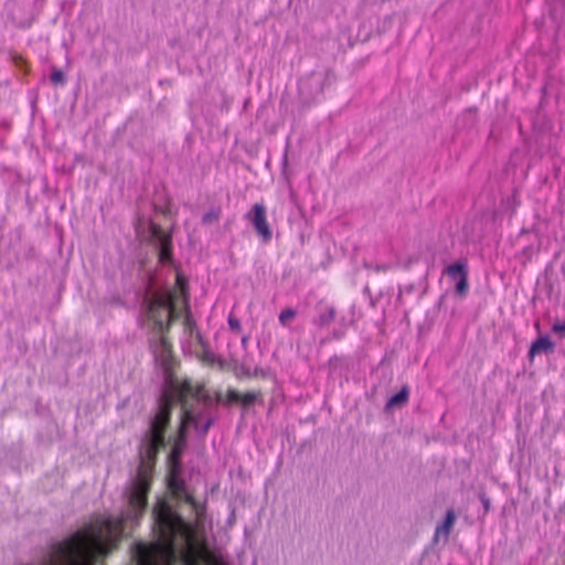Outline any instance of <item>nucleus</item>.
Returning a JSON list of instances; mask_svg holds the SVG:
<instances>
[{
	"instance_id": "11",
	"label": "nucleus",
	"mask_w": 565,
	"mask_h": 565,
	"mask_svg": "<svg viewBox=\"0 0 565 565\" xmlns=\"http://www.w3.org/2000/svg\"><path fill=\"white\" fill-rule=\"evenodd\" d=\"M553 347L554 344L548 337H540L534 342H532L529 350V356L533 359L535 354L550 351L553 349Z\"/></svg>"
},
{
	"instance_id": "7",
	"label": "nucleus",
	"mask_w": 565,
	"mask_h": 565,
	"mask_svg": "<svg viewBox=\"0 0 565 565\" xmlns=\"http://www.w3.org/2000/svg\"><path fill=\"white\" fill-rule=\"evenodd\" d=\"M215 399L217 403H222L224 405H232L237 403L246 408L253 405L255 402L262 401L263 394L260 391H249L246 393H239L234 388H228L225 396H223V394L220 392L216 393Z\"/></svg>"
},
{
	"instance_id": "3",
	"label": "nucleus",
	"mask_w": 565,
	"mask_h": 565,
	"mask_svg": "<svg viewBox=\"0 0 565 565\" xmlns=\"http://www.w3.org/2000/svg\"><path fill=\"white\" fill-rule=\"evenodd\" d=\"M171 396V394H162L158 412L151 422L149 437L140 451L141 463L139 467L143 465L150 469V475L159 450L166 446L164 434L170 424L172 412Z\"/></svg>"
},
{
	"instance_id": "5",
	"label": "nucleus",
	"mask_w": 565,
	"mask_h": 565,
	"mask_svg": "<svg viewBox=\"0 0 565 565\" xmlns=\"http://www.w3.org/2000/svg\"><path fill=\"white\" fill-rule=\"evenodd\" d=\"M151 481L152 475H150V469L146 468L143 465L139 467L128 498L129 512L127 518L135 520L141 518L148 505V493L151 488Z\"/></svg>"
},
{
	"instance_id": "2",
	"label": "nucleus",
	"mask_w": 565,
	"mask_h": 565,
	"mask_svg": "<svg viewBox=\"0 0 565 565\" xmlns=\"http://www.w3.org/2000/svg\"><path fill=\"white\" fill-rule=\"evenodd\" d=\"M163 394H171L172 407L179 403L181 405L182 416L178 434L169 455L170 461L177 465L186 443V428L189 425H196V419L192 412V402L207 401L209 395L202 384H193L190 380H179L170 377Z\"/></svg>"
},
{
	"instance_id": "18",
	"label": "nucleus",
	"mask_w": 565,
	"mask_h": 565,
	"mask_svg": "<svg viewBox=\"0 0 565 565\" xmlns=\"http://www.w3.org/2000/svg\"><path fill=\"white\" fill-rule=\"evenodd\" d=\"M51 82L55 85H58V84H64L65 82V78H64V74L61 70H54L52 73H51Z\"/></svg>"
},
{
	"instance_id": "19",
	"label": "nucleus",
	"mask_w": 565,
	"mask_h": 565,
	"mask_svg": "<svg viewBox=\"0 0 565 565\" xmlns=\"http://www.w3.org/2000/svg\"><path fill=\"white\" fill-rule=\"evenodd\" d=\"M180 500H183L185 503L190 504L196 512L199 510V502L195 500V498L188 493H183V498H179Z\"/></svg>"
},
{
	"instance_id": "6",
	"label": "nucleus",
	"mask_w": 565,
	"mask_h": 565,
	"mask_svg": "<svg viewBox=\"0 0 565 565\" xmlns=\"http://www.w3.org/2000/svg\"><path fill=\"white\" fill-rule=\"evenodd\" d=\"M151 241L159 247V262L167 264L172 260V235L153 222L149 225Z\"/></svg>"
},
{
	"instance_id": "12",
	"label": "nucleus",
	"mask_w": 565,
	"mask_h": 565,
	"mask_svg": "<svg viewBox=\"0 0 565 565\" xmlns=\"http://www.w3.org/2000/svg\"><path fill=\"white\" fill-rule=\"evenodd\" d=\"M168 487L175 498H183L186 488L182 479H180L173 471L170 472L168 478Z\"/></svg>"
},
{
	"instance_id": "14",
	"label": "nucleus",
	"mask_w": 565,
	"mask_h": 565,
	"mask_svg": "<svg viewBox=\"0 0 565 565\" xmlns=\"http://www.w3.org/2000/svg\"><path fill=\"white\" fill-rule=\"evenodd\" d=\"M335 318V309L334 307L332 306H328L326 308V311L322 312L320 316H319V319H318V324L320 327H326L328 326L329 323H331Z\"/></svg>"
},
{
	"instance_id": "4",
	"label": "nucleus",
	"mask_w": 565,
	"mask_h": 565,
	"mask_svg": "<svg viewBox=\"0 0 565 565\" xmlns=\"http://www.w3.org/2000/svg\"><path fill=\"white\" fill-rule=\"evenodd\" d=\"M177 290L154 292L148 301L146 324L153 333L169 332L171 323L179 319L175 309Z\"/></svg>"
},
{
	"instance_id": "24",
	"label": "nucleus",
	"mask_w": 565,
	"mask_h": 565,
	"mask_svg": "<svg viewBox=\"0 0 565 565\" xmlns=\"http://www.w3.org/2000/svg\"><path fill=\"white\" fill-rule=\"evenodd\" d=\"M481 501H482V504H483L484 510L487 512L489 510V508H490V501L487 498H482Z\"/></svg>"
},
{
	"instance_id": "1",
	"label": "nucleus",
	"mask_w": 565,
	"mask_h": 565,
	"mask_svg": "<svg viewBox=\"0 0 565 565\" xmlns=\"http://www.w3.org/2000/svg\"><path fill=\"white\" fill-rule=\"evenodd\" d=\"M153 518L158 540L136 545L137 565H174L178 553L184 565H225L220 557L207 551L195 526L186 522L166 500L157 501Z\"/></svg>"
},
{
	"instance_id": "22",
	"label": "nucleus",
	"mask_w": 565,
	"mask_h": 565,
	"mask_svg": "<svg viewBox=\"0 0 565 565\" xmlns=\"http://www.w3.org/2000/svg\"><path fill=\"white\" fill-rule=\"evenodd\" d=\"M228 324L232 330L239 331V329H241L239 321L233 317L228 318Z\"/></svg>"
},
{
	"instance_id": "20",
	"label": "nucleus",
	"mask_w": 565,
	"mask_h": 565,
	"mask_svg": "<svg viewBox=\"0 0 565 565\" xmlns=\"http://www.w3.org/2000/svg\"><path fill=\"white\" fill-rule=\"evenodd\" d=\"M194 327V322L189 313H186L184 318V328L186 331L192 332V329Z\"/></svg>"
},
{
	"instance_id": "25",
	"label": "nucleus",
	"mask_w": 565,
	"mask_h": 565,
	"mask_svg": "<svg viewBox=\"0 0 565 565\" xmlns=\"http://www.w3.org/2000/svg\"><path fill=\"white\" fill-rule=\"evenodd\" d=\"M209 427H210V422H209V423H206V425H205V427H204V431H206V430L209 429Z\"/></svg>"
},
{
	"instance_id": "8",
	"label": "nucleus",
	"mask_w": 565,
	"mask_h": 565,
	"mask_svg": "<svg viewBox=\"0 0 565 565\" xmlns=\"http://www.w3.org/2000/svg\"><path fill=\"white\" fill-rule=\"evenodd\" d=\"M246 218L253 224L256 233L264 242L271 239V230L267 222L266 207L263 203H255L246 214Z\"/></svg>"
},
{
	"instance_id": "9",
	"label": "nucleus",
	"mask_w": 565,
	"mask_h": 565,
	"mask_svg": "<svg viewBox=\"0 0 565 565\" xmlns=\"http://www.w3.org/2000/svg\"><path fill=\"white\" fill-rule=\"evenodd\" d=\"M445 271L450 278H452V279L458 278V281L456 284V292L459 296H466V294L468 291V273L466 269V265L455 263V264L449 265L445 269Z\"/></svg>"
},
{
	"instance_id": "15",
	"label": "nucleus",
	"mask_w": 565,
	"mask_h": 565,
	"mask_svg": "<svg viewBox=\"0 0 565 565\" xmlns=\"http://www.w3.org/2000/svg\"><path fill=\"white\" fill-rule=\"evenodd\" d=\"M168 333L169 332H162V333H158V334L160 335L159 344L161 347L162 354L167 355V356H170L171 353H172V344H171V342L168 339Z\"/></svg>"
},
{
	"instance_id": "13",
	"label": "nucleus",
	"mask_w": 565,
	"mask_h": 565,
	"mask_svg": "<svg viewBox=\"0 0 565 565\" xmlns=\"http://www.w3.org/2000/svg\"><path fill=\"white\" fill-rule=\"evenodd\" d=\"M408 395H409L408 388L406 386H404L398 393L394 394L387 401L386 407L391 408V407L401 406V405L406 404L408 401Z\"/></svg>"
},
{
	"instance_id": "21",
	"label": "nucleus",
	"mask_w": 565,
	"mask_h": 565,
	"mask_svg": "<svg viewBox=\"0 0 565 565\" xmlns=\"http://www.w3.org/2000/svg\"><path fill=\"white\" fill-rule=\"evenodd\" d=\"M552 330L555 333L564 334L565 335V321L564 322H557L553 326Z\"/></svg>"
},
{
	"instance_id": "17",
	"label": "nucleus",
	"mask_w": 565,
	"mask_h": 565,
	"mask_svg": "<svg viewBox=\"0 0 565 565\" xmlns=\"http://www.w3.org/2000/svg\"><path fill=\"white\" fill-rule=\"evenodd\" d=\"M220 215L221 211L218 209H213L203 215L202 221L204 224L215 223L218 221Z\"/></svg>"
},
{
	"instance_id": "10",
	"label": "nucleus",
	"mask_w": 565,
	"mask_h": 565,
	"mask_svg": "<svg viewBox=\"0 0 565 565\" xmlns=\"http://www.w3.org/2000/svg\"><path fill=\"white\" fill-rule=\"evenodd\" d=\"M456 514L454 510H448L445 516V520L441 524L437 525L434 534V541L438 542L443 540L447 542L449 539V534L455 525Z\"/></svg>"
},
{
	"instance_id": "23",
	"label": "nucleus",
	"mask_w": 565,
	"mask_h": 565,
	"mask_svg": "<svg viewBox=\"0 0 565 565\" xmlns=\"http://www.w3.org/2000/svg\"><path fill=\"white\" fill-rule=\"evenodd\" d=\"M177 285L180 288V291L183 292L184 291V287H185V280L180 275L177 276Z\"/></svg>"
},
{
	"instance_id": "16",
	"label": "nucleus",
	"mask_w": 565,
	"mask_h": 565,
	"mask_svg": "<svg viewBox=\"0 0 565 565\" xmlns=\"http://www.w3.org/2000/svg\"><path fill=\"white\" fill-rule=\"evenodd\" d=\"M296 317V311L291 308L284 309L278 317L280 324L286 326Z\"/></svg>"
}]
</instances>
